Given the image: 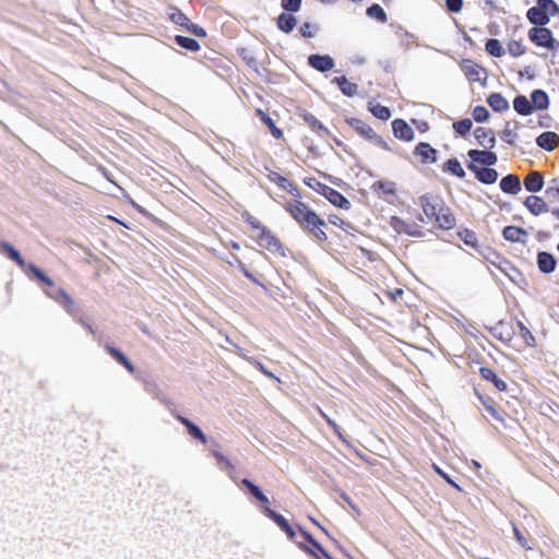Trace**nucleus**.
<instances>
[{
    "mask_svg": "<svg viewBox=\"0 0 559 559\" xmlns=\"http://www.w3.org/2000/svg\"><path fill=\"white\" fill-rule=\"evenodd\" d=\"M175 41L181 48H185L190 51H198L200 49V44L194 38H191V37L176 35Z\"/></svg>",
    "mask_w": 559,
    "mask_h": 559,
    "instance_id": "37998d69",
    "label": "nucleus"
},
{
    "mask_svg": "<svg viewBox=\"0 0 559 559\" xmlns=\"http://www.w3.org/2000/svg\"><path fill=\"white\" fill-rule=\"evenodd\" d=\"M516 326L519 328L520 336L524 341L526 346H534L535 337L532 332L524 325L523 322L518 321Z\"/></svg>",
    "mask_w": 559,
    "mask_h": 559,
    "instance_id": "09e8293b",
    "label": "nucleus"
},
{
    "mask_svg": "<svg viewBox=\"0 0 559 559\" xmlns=\"http://www.w3.org/2000/svg\"><path fill=\"white\" fill-rule=\"evenodd\" d=\"M474 136L477 141V143L480 146H484L485 148L491 150L496 144V138L492 132V130L484 128V127H477L474 130Z\"/></svg>",
    "mask_w": 559,
    "mask_h": 559,
    "instance_id": "aec40b11",
    "label": "nucleus"
},
{
    "mask_svg": "<svg viewBox=\"0 0 559 559\" xmlns=\"http://www.w3.org/2000/svg\"><path fill=\"white\" fill-rule=\"evenodd\" d=\"M308 63L316 70L320 72H326L334 68V60L325 55H311L308 58Z\"/></svg>",
    "mask_w": 559,
    "mask_h": 559,
    "instance_id": "4be33fe9",
    "label": "nucleus"
},
{
    "mask_svg": "<svg viewBox=\"0 0 559 559\" xmlns=\"http://www.w3.org/2000/svg\"><path fill=\"white\" fill-rule=\"evenodd\" d=\"M248 361L254 367L257 368L260 372H262L264 376H266L267 378L270 379H275V380H278L273 372H271L270 370H267L264 365L262 362H260L259 360L254 359V358H248Z\"/></svg>",
    "mask_w": 559,
    "mask_h": 559,
    "instance_id": "13d9d810",
    "label": "nucleus"
},
{
    "mask_svg": "<svg viewBox=\"0 0 559 559\" xmlns=\"http://www.w3.org/2000/svg\"><path fill=\"white\" fill-rule=\"evenodd\" d=\"M536 144L546 151H554L559 145V135L551 131H545L537 136Z\"/></svg>",
    "mask_w": 559,
    "mask_h": 559,
    "instance_id": "b1692460",
    "label": "nucleus"
},
{
    "mask_svg": "<svg viewBox=\"0 0 559 559\" xmlns=\"http://www.w3.org/2000/svg\"><path fill=\"white\" fill-rule=\"evenodd\" d=\"M444 173L452 174L456 176L457 178H464L465 177V170L463 169L461 163L457 158L453 157L448 159L442 167Z\"/></svg>",
    "mask_w": 559,
    "mask_h": 559,
    "instance_id": "4c0bfd02",
    "label": "nucleus"
},
{
    "mask_svg": "<svg viewBox=\"0 0 559 559\" xmlns=\"http://www.w3.org/2000/svg\"><path fill=\"white\" fill-rule=\"evenodd\" d=\"M487 103L496 112H503L509 109L508 100L500 93H492L487 97Z\"/></svg>",
    "mask_w": 559,
    "mask_h": 559,
    "instance_id": "7c9ffc66",
    "label": "nucleus"
},
{
    "mask_svg": "<svg viewBox=\"0 0 559 559\" xmlns=\"http://www.w3.org/2000/svg\"><path fill=\"white\" fill-rule=\"evenodd\" d=\"M266 177L271 182L275 183L280 189L292 194L294 197V199L301 197L299 188L293 181H290L288 178L282 176L281 174H278L274 170H269Z\"/></svg>",
    "mask_w": 559,
    "mask_h": 559,
    "instance_id": "f8f14e48",
    "label": "nucleus"
},
{
    "mask_svg": "<svg viewBox=\"0 0 559 559\" xmlns=\"http://www.w3.org/2000/svg\"><path fill=\"white\" fill-rule=\"evenodd\" d=\"M460 239L469 248L477 249L479 247L475 231L464 228L457 233Z\"/></svg>",
    "mask_w": 559,
    "mask_h": 559,
    "instance_id": "a19ab883",
    "label": "nucleus"
},
{
    "mask_svg": "<svg viewBox=\"0 0 559 559\" xmlns=\"http://www.w3.org/2000/svg\"><path fill=\"white\" fill-rule=\"evenodd\" d=\"M169 20L176 24L185 28L186 31L190 32L191 34L198 36V37H205L206 32L201 26L192 23L185 13H182L177 8H170L168 12Z\"/></svg>",
    "mask_w": 559,
    "mask_h": 559,
    "instance_id": "6e6552de",
    "label": "nucleus"
},
{
    "mask_svg": "<svg viewBox=\"0 0 559 559\" xmlns=\"http://www.w3.org/2000/svg\"><path fill=\"white\" fill-rule=\"evenodd\" d=\"M314 26L308 22L304 23L300 28H299V32L301 34L302 37L305 38H311L314 36Z\"/></svg>",
    "mask_w": 559,
    "mask_h": 559,
    "instance_id": "e2e57ef3",
    "label": "nucleus"
},
{
    "mask_svg": "<svg viewBox=\"0 0 559 559\" xmlns=\"http://www.w3.org/2000/svg\"><path fill=\"white\" fill-rule=\"evenodd\" d=\"M368 109L371 111V114L383 121H386L391 118V110L389 107L383 106L379 103H372L370 102L368 105Z\"/></svg>",
    "mask_w": 559,
    "mask_h": 559,
    "instance_id": "58836bf2",
    "label": "nucleus"
},
{
    "mask_svg": "<svg viewBox=\"0 0 559 559\" xmlns=\"http://www.w3.org/2000/svg\"><path fill=\"white\" fill-rule=\"evenodd\" d=\"M376 191H381L386 195L395 194V185L391 181H377L374 185Z\"/></svg>",
    "mask_w": 559,
    "mask_h": 559,
    "instance_id": "8fccbe9b",
    "label": "nucleus"
},
{
    "mask_svg": "<svg viewBox=\"0 0 559 559\" xmlns=\"http://www.w3.org/2000/svg\"><path fill=\"white\" fill-rule=\"evenodd\" d=\"M500 136L509 145H515L518 140L516 126L510 128V123L508 122L506 128L501 131Z\"/></svg>",
    "mask_w": 559,
    "mask_h": 559,
    "instance_id": "de8ad7c7",
    "label": "nucleus"
},
{
    "mask_svg": "<svg viewBox=\"0 0 559 559\" xmlns=\"http://www.w3.org/2000/svg\"><path fill=\"white\" fill-rule=\"evenodd\" d=\"M418 203L428 222L442 230H450L456 225V217L442 199L432 194L419 197Z\"/></svg>",
    "mask_w": 559,
    "mask_h": 559,
    "instance_id": "f03ea898",
    "label": "nucleus"
},
{
    "mask_svg": "<svg viewBox=\"0 0 559 559\" xmlns=\"http://www.w3.org/2000/svg\"><path fill=\"white\" fill-rule=\"evenodd\" d=\"M263 513L272 521H274L282 531H286L290 526L288 521L282 514L275 512L270 507H265L263 509Z\"/></svg>",
    "mask_w": 559,
    "mask_h": 559,
    "instance_id": "ea45409f",
    "label": "nucleus"
},
{
    "mask_svg": "<svg viewBox=\"0 0 559 559\" xmlns=\"http://www.w3.org/2000/svg\"><path fill=\"white\" fill-rule=\"evenodd\" d=\"M461 69L469 82L483 83L487 79L486 69L472 60H463Z\"/></svg>",
    "mask_w": 559,
    "mask_h": 559,
    "instance_id": "9b49d317",
    "label": "nucleus"
},
{
    "mask_svg": "<svg viewBox=\"0 0 559 559\" xmlns=\"http://www.w3.org/2000/svg\"><path fill=\"white\" fill-rule=\"evenodd\" d=\"M524 206L535 216L548 212V204L538 195L527 197L524 201Z\"/></svg>",
    "mask_w": 559,
    "mask_h": 559,
    "instance_id": "412c9836",
    "label": "nucleus"
},
{
    "mask_svg": "<svg viewBox=\"0 0 559 559\" xmlns=\"http://www.w3.org/2000/svg\"><path fill=\"white\" fill-rule=\"evenodd\" d=\"M390 226L397 234H405L411 237H423L425 235L423 227L415 222H406L399 216L390 218Z\"/></svg>",
    "mask_w": 559,
    "mask_h": 559,
    "instance_id": "1a4fd4ad",
    "label": "nucleus"
},
{
    "mask_svg": "<svg viewBox=\"0 0 559 559\" xmlns=\"http://www.w3.org/2000/svg\"><path fill=\"white\" fill-rule=\"evenodd\" d=\"M367 15L371 19H374V20L381 22V23H385L388 21L385 11L378 3H374L367 9Z\"/></svg>",
    "mask_w": 559,
    "mask_h": 559,
    "instance_id": "c03bdc74",
    "label": "nucleus"
},
{
    "mask_svg": "<svg viewBox=\"0 0 559 559\" xmlns=\"http://www.w3.org/2000/svg\"><path fill=\"white\" fill-rule=\"evenodd\" d=\"M537 265L542 273L549 274L555 271L557 262L551 253L542 251L537 254Z\"/></svg>",
    "mask_w": 559,
    "mask_h": 559,
    "instance_id": "393cba45",
    "label": "nucleus"
},
{
    "mask_svg": "<svg viewBox=\"0 0 559 559\" xmlns=\"http://www.w3.org/2000/svg\"><path fill=\"white\" fill-rule=\"evenodd\" d=\"M486 51L492 57H501L503 55V48L501 43L496 38H490L485 45Z\"/></svg>",
    "mask_w": 559,
    "mask_h": 559,
    "instance_id": "a18cd8bd",
    "label": "nucleus"
},
{
    "mask_svg": "<svg viewBox=\"0 0 559 559\" xmlns=\"http://www.w3.org/2000/svg\"><path fill=\"white\" fill-rule=\"evenodd\" d=\"M0 252L5 254L9 259L14 261L23 271L28 274H33L35 278L45 284L46 286L53 287V281L48 277L39 267L35 264H26L20 252L9 242H0Z\"/></svg>",
    "mask_w": 559,
    "mask_h": 559,
    "instance_id": "7ed1b4c3",
    "label": "nucleus"
},
{
    "mask_svg": "<svg viewBox=\"0 0 559 559\" xmlns=\"http://www.w3.org/2000/svg\"><path fill=\"white\" fill-rule=\"evenodd\" d=\"M346 123L362 139L366 141L372 142L377 146L385 150L391 151V147L389 144L374 132V130L364 120L359 118H347Z\"/></svg>",
    "mask_w": 559,
    "mask_h": 559,
    "instance_id": "39448f33",
    "label": "nucleus"
},
{
    "mask_svg": "<svg viewBox=\"0 0 559 559\" xmlns=\"http://www.w3.org/2000/svg\"><path fill=\"white\" fill-rule=\"evenodd\" d=\"M239 486H243L248 489L249 493L254 497L263 507V509L265 507H270V501L267 499V497L262 492V490L257 486L254 485L251 480H249L248 478H243L241 479V481L239 483Z\"/></svg>",
    "mask_w": 559,
    "mask_h": 559,
    "instance_id": "cd10ccee",
    "label": "nucleus"
},
{
    "mask_svg": "<svg viewBox=\"0 0 559 559\" xmlns=\"http://www.w3.org/2000/svg\"><path fill=\"white\" fill-rule=\"evenodd\" d=\"M480 403L485 411L497 421L503 423V412L498 407L497 403L489 396L478 394Z\"/></svg>",
    "mask_w": 559,
    "mask_h": 559,
    "instance_id": "5701e85b",
    "label": "nucleus"
},
{
    "mask_svg": "<svg viewBox=\"0 0 559 559\" xmlns=\"http://www.w3.org/2000/svg\"><path fill=\"white\" fill-rule=\"evenodd\" d=\"M467 168L475 174L478 181L485 185H492L498 179V173L496 169L488 167H478L473 163L467 164Z\"/></svg>",
    "mask_w": 559,
    "mask_h": 559,
    "instance_id": "2eb2a0df",
    "label": "nucleus"
},
{
    "mask_svg": "<svg viewBox=\"0 0 559 559\" xmlns=\"http://www.w3.org/2000/svg\"><path fill=\"white\" fill-rule=\"evenodd\" d=\"M533 109L545 110L549 106V97L543 90H535L531 94Z\"/></svg>",
    "mask_w": 559,
    "mask_h": 559,
    "instance_id": "473e14b6",
    "label": "nucleus"
},
{
    "mask_svg": "<svg viewBox=\"0 0 559 559\" xmlns=\"http://www.w3.org/2000/svg\"><path fill=\"white\" fill-rule=\"evenodd\" d=\"M319 414L326 421V424L333 429V431L337 436V438L341 439L342 441H344V437H343V433H342L338 425L333 419H331L321 408H319Z\"/></svg>",
    "mask_w": 559,
    "mask_h": 559,
    "instance_id": "864d4df0",
    "label": "nucleus"
},
{
    "mask_svg": "<svg viewBox=\"0 0 559 559\" xmlns=\"http://www.w3.org/2000/svg\"><path fill=\"white\" fill-rule=\"evenodd\" d=\"M334 81L344 95L352 97L357 94V91H358L357 84L348 81L346 76L343 75V76L335 78Z\"/></svg>",
    "mask_w": 559,
    "mask_h": 559,
    "instance_id": "c9c22d12",
    "label": "nucleus"
},
{
    "mask_svg": "<svg viewBox=\"0 0 559 559\" xmlns=\"http://www.w3.org/2000/svg\"><path fill=\"white\" fill-rule=\"evenodd\" d=\"M524 187L530 192H538L544 187V178L540 173L538 171H531L525 178H524Z\"/></svg>",
    "mask_w": 559,
    "mask_h": 559,
    "instance_id": "c85d7f7f",
    "label": "nucleus"
},
{
    "mask_svg": "<svg viewBox=\"0 0 559 559\" xmlns=\"http://www.w3.org/2000/svg\"><path fill=\"white\" fill-rule=\"evenodd\" d=\"M527 36L536 47H542L550 51H557L559 49V41L554 37L551 29L545 26L530 28Z\"/></svg>",
    "mask_w": 559,
    "mask_h": 559,
    "instance_id": "0eeeda50",
    "label": "nucleus"
},
{
    "mask_svg": "<svg viewBox=\"0 0 559 559\" xmlns=\"http://www.w3.org/2000/svg\"><path fill=\"white\" fill-rule=\"evenodd\" d=\"M527 236V231L519 226L510 225L502 229V237L510 242L525 243Z\"/></svg>",
    "mask_w": 559,
    "mask_h": 559,
    "instance_id": "a211bd4d",
    "label": "nucleus"
},
{
    "mask_svg": "<svg viewBox=\"0 0 559 559\" xmlns=\"http://www.w3.org/2000/svg\"><path fill=\"white\" fill-rule=\"evenodd\" d=\"M468 157L471 158V163L475 164H481L485 166H492L497 163L498 158L496 153L489 151L488 148L480 151V150H469L467 153Z\"/></svg>",
    "mask_w": 559,
    "mask_h": 559,
    "instance_id": "dca6fc26",
    "label": "nucleus"
},
{
    "mask_svg": "<svg viewBox=\"0 0 559 559\" xmlns=\"http://www.w3.org/2000/svg\"><path fill=\"white\" fill-rule=\"evenodd\" d=\"M305 120L309 123V126L313 130L322 131L323 133H328L326 128L311 114L305 116Z\"/></svg>",
    "mask_w": 559,
    "mask_h": 559,
    "instance_id": "bf43d9fd",
    "label": "nucleus"
},
{
    "mask_svg": "<svg viewBox=\"0 0 559 559\" xmlns=\"http://www.w3.org/2000/svg\"><path fill=\"white\" fill-rule=\"evenodd\" d=\"M299 532L301 536L306 539L307 544L298 543V547L305 552L309 554L316 559H321L319 554L323 557L330 559L329 554L322 548V546L302 527H299Z\"/></svg>",
    "mask_w": 559,
    "mask_h": 559,
    "instance_id": "9d476101",
    "label": "nucleus"
},
{
    "mask_svg": "<svg viewBox=\"0 0 559 559\" xmlns=\"http://www.w3.org/2000/svg\"><path fill=\"white\" fill-rule=\"evenodd\" d=\"M479 374L480 377L486 380V381H490V382H495L497 380V374L496 372L491 369V368H488V367H481L479 369Z\"/></svg>",
    "mask_w": 559,
    "mask_h": 559,
    "instance_id": "680f3d73",
    "label": "nucleus"
},
{
    "mask_svg": "<svg viewBox=\"0 0 559 559\" xmlns=\"http://www.w3.org/2000/svg\"><path fill=\"white\" fill-rule=\"evenodd\" d=\"M537 5L532 7L526 12V17L535 25L534 27L545 26L549 23L550 16L559 11L558 4L554 0H537Z\"/></svg>",
    "mask_w": 559,
    "mask_h": 559,
    "instance_id": "20e7f679",
    "label": "nucleus"
},
{
    "mask_svg": "<svg viewBox=\"0 0 559 559\" xmlns=\"http://www.w3.org/2000/svg\"><path fill=\"white\" fill-rule=\"evenodd\" d=\"M514 536L518 540V543L525 549H532V547L528 545L527 539L525 536L520 532V530L516 526H513Z\"/></svg>",
    "mask_w": 559,
    "mask_h": 559,
    "instance_id": "69168bd1",
    "label": "nucleus"
},
{
    "mask_svg": "<svg viewBox=\"0 0 559 559\" xmlns=\"http://www.w3.org/2000/svg\"><path fill=\"white\" fill-rule=\"evenodd\" d=\"M257 114L259 115V117L261 118L262 122L269 127L272 135L276 139H281L283 136V132L281 129H278L276 126H275V122L273 121V119L267 115L265 114L263 110L261 109H258L257 110Z\"/></svg>",
    "mask_w": 559,
    "mask_h": 559,
    "instance_id": "79ce46f5",
    "label": "nucleus"
},
{
    "mask_svg": "<svg viewBox=\"0 0 559 559\" xmlns=\"http://www.w3.org/2000/svg\"><path fill=\"white\" fill-rule=\"evenodd\" d=\"M328 222L336 227H340L345 231H347L352 227V224L349 222H346L337 214H329Z\"/></svg>",
    "mask_w": 559,
    "mask_h": 559,
    "instance_id": "3c124183",
    "label": "nucleus"
},
{
    "mask_svg": "<svg viewBox=\"0 0 559 559\" xmlns=\"http://www.w3.org/2000/svg\"><path fill=\"white\" fill-rule=\"evenodd\" d=\"M323 197L334 206L343 210H348L350 207V202L348 201V199H346L341 192H338L334 188L329 186L328 188L323 189Z\"/></svg>",
    "mask_w": 559,
    "mask_h": 559,
    "instance_id": "6ab92c4d",
    "label": "nucleus"
},
{
    "mask_svg": "<svg viewBox=\"0 0 559 559\" xmlns=\"http://www.w3.org/2000/svg\"><path fill=\"white\" fill-rule=\"evenodd\" d=\"M413 154L421 164H433L437 162L438 152L427 142H419L415 146Z\"/></svg>",
    "mask_w": 559,
    "mask_h": 559,
    "instance_id": "4468645a",
    "label": "nucleus"
},
{
    "mask_svg": "<svg viewBox=\"0 0 559 559\" xmlns=\"http://www.w3.org/2000/svg\"><path fill=\"white\" fill-rule=\"evenodd\" d=\"M241 218L249 226L251 236L263 234V231L267 230L269 228L258 217L253 216L248 211H243L241 213Z\"/></svg>",
    "mask_w": 559,
    "mask_h": 559,
    "instance_id": "bb28decb",
    "label": "nucleus"
},
{
    "mask_svg": "<svg viewBox=\"0 0 559 559\" xmlns=\"http://www.w3.org/2000/svg\"><path fill=\"white\" fill-rule=\"evenodd\" d=\"M472 128L471 119H462L453 123V129L461 135H466L469 133Z\"/></svg>",
    "mask_w": 559,
    "mask_h": 559,
    "instance_id": "603ef678",
    "label": "nucleus"
},
{
    "mask_svg": "<svg viewBox=\"0 0 559 559\" xmlns=\"http://www.w3.org/2000/svg\"><path fill=\"white\" fill-rule=\"evenodd\" d=\"M392 131L395 138L402 141L411 142L415 138L413 129L403 119H395L392 121Z\"/></svg>",
    "mask_w": 559,
    "mask_h": 559,
    "instance_id": "f3484780",
    "label": "nucleus"
},
{
    "mask_svg": "<svg viewBox=\"0 0 559 559\" xmlns=\"http://www.w3.org/2000/svg\"><path fill=\"white\" fill-rule=\"evenodd\" d=\"M499 329L501 330L499 332L498 338L502 342H510L512 340V332L511 331H504L506 326L503 324L499 325Z\"/></svg>",
    "mask_w": 559,
    "mask_h": 559,
    "instance_id": "774afa93",
    "label": "nucleus"
},
{
    "mask_svg": "<svg viewBox=\"0 0 559 559\" xmlns=\"http://www.w3.org/2000/svg\"><path fill=\"white\" fill-rule=\"evenodd\" d=\"M500 188L504 193L518 194L521 191V181L516 175H507L500 180Z\"/></svg>",
    "mask_w": 559,
    "mask_h": 559,
    "instance_id": "a878e982",
    "label": "nucleus"
},
{
    "mask_svg": "<svg viewBox=\"0 0 559 559\" xmlns=\"http://www.w3.org/2000/svg\"><path fill=\"white\" fill-rule=\"evenodd\" d=\"M236 261L238 263V267L239 270L242 272V274L248 278L250 280L251 282L253 283H258L257 278L248 271V269L246 267V265L242 263V261L236 257Z\"/></svg>",
    "mask_w": 559,
    "mask_h": 559,
    "instance_id": "338daca9",
    "label": "nucleus"
},
{
    "mask_svg": "<svg viewBox=\"0 0 559 559\" xmlns=\"http://www.w3.org/2000/svg\"><path fill=\"white\" fill-rule=\"evenodd\" d=\"M177 419L187 428L189 435L194 439L201 441L202 443H206L207 439L202 430L194 425L191 420L183 416H177Z\"/></svg>",
    "mask_w": 559,
    "mask_h": 559,
    "instance_id": "2f4dec72",
    "label": "nucleus"
},
{
    "mask_svg": "<svg viewBox=\"0 0 559 559\" xmlns=\"http://www.w3.org/2000/svg\"><path fill=\"white\" fill-rule=\"evenodd\" d=\"M304 182L308 187L313 189L316 192L320 193L321 195H323V193H324L323 189L329 187L328 185L320 182L316 178H306V179H304Z\"/></svg>",
    "mask_w": 559,
    "mask_h": 559,
    "instance_id": "6e6d98bb",
    "label": "nucleus"
},
{
    "mask_svg": "<svg viewBox=\"0 0 559 559\" xmlns=\"http://www.w3.org/2000/svg\"><path fill=\"white\" fill-rule=\"evenodd\" d=\"M211 454L215 457L219 468L227 472L229 477L234 479L233 474L235 473V465L230 462V460L216 450H212Z\"/></svg>",
    "mask_w": 559,
    "mask_h": 559,
    "instance_id": "e433bc0d",
    "label": "nucleus"
},
{
    "mask_svg": "<svg viewBox=\"0 0 559 559\" xmlns=\"http://www.w3.org/2000/svg\"><path fill=\"white\" fill-rule=\"evenodd\" d=\"M282 8L288 12H298L301 7V0H282Z\"/></svg>",
    "mask_w": 559,
    "mask_h": 559,
    "instance_id": "4d7b16f0",
    "label": "nucleus"
},
{
    "mask_svg": "<svg viewBox=\"0 0 559 559\" xmlns=\"http://www.w3.org/2000/svg\"><path fill=\"white\" fill-rule=\"evenodd\" d=\"M507 48H508V52L512 57H521L526 51V48L522 44V41L521 40H516V39L509 40V43L507 44Z\"/></svg>",
    "mask_w": 559,
    "mask_h": 559,
    "instance_id": "49530a36",
    "label": "nucleus"
},
{
    "mask_svg": "<svg viewBox=\"0 0 559 559\" xmlns=\"http://www.w3.org/2000/svg\"><path fill=\"white\" fill-rule=\"evenodd\" d=\"M45 289L46 295L58 302L67 312H72L74 308V301L71 296L63 288H56L47 286Z\"/></svg>",
    "mask_w": 559,
    "mask_h": 559,
    "instance_id": "ddd939ff",
    "label": "nucleus"
},
{
    "mask_svg": "<svg viewBox=\"0 0 559 559\" xmlns=\"http://www.w3.org/2000/svg\"><path fill=\"white\" fill-rule=\"evenodd\" d=\"M105 349L115 360L122 365L129 372H134L135 369L133 364L127 358V356L121 350L111 345H106Z\"/></svg>",
    "mask_w": 559,
    "mask_h": 559,
    "instance_id": "c756f323",
    "label": "nucleus"
},
{
    "mask_svg": "<svg viewBox=\"0 0 559 559\" xmlns=\"http://www.w3.org/2000/svg\"><path fill=\"white\" fill-rule=\"evenodd\" d=\"M513 107L522 116H528L533 112V106L524 95H519L514 98Z\"/></svg>",
    "mask_w": 559,
    "mask_h": 559,
    "instance_id": "f704fd0d",
    "label": "nucleus"
},
{
    "mask_svg": "<svg viewBox=\"0 0 559 559\" xmlns=\"http://www.w3.org/2000/svg\"><path fill=\"white\" fill-rule=\"evenodd\" d=\"M276 24L282 32L288 34L295 28L297 19L290 13H281L277 17Z\"/></svg>",
    "mask_w": 559,
    "mask_h": 559,
    "instance_id": "72a5a7b5",
    "label": "nucleus"
},
{
    "mask_svg": "<svg viewBox=\"0 0 559 559\" xmlns=\"http://www.w3.org/2000/svg\"><path fill=\"white\" fill-rule=\"evenodd\" d=\"M251 238L257 242V245L270 253L274 255L285 257L286 248L283 245L282 240L277 237V235L267 228L263 234L252 235Z\"/></svg>",
    "mask_w": 559,
    "mask_h": 559,
    "instance_id": "423d86ee",
    "label": "nucleus"
},
{
    "mask_svg": "<svg viewBox=\"0 0 559 559\" xmlns=\"http://www.w3.org/2000/svg\"><path fill=\"white\" fill-rule=\"evenodd\" d=\"M283 209L312 240L318 243L328 241V235L323 229L326 226L325 221L300 198L286 201Z\"/></svg>",
    "mask_w": 559,
    "mask_h": 559,
    "instance_id": "f257e3e1",
    "label": "nucleus"
},
{
    "mask_svg": "<svg viewBox=\"0 0 559 559\" xmlns=\"http://www.w3.org/2000/svg\"><path fill=\"white\" fill-rule=\"evenodd\" d=\"M447 10L451 13H459L463 9V0H445Z\"/></svg>",
    "mask_w": 559,
    "mask_h": 559,
    "instance_id": "052dcab7",
    "label": "nucleus"
},
{
    "mask_svg": "<svg viewBox=\"0 0 559 559\" xmlns=\"http://www.w3.org/2000/svg\"><path fill=\"white\" fill-rule=\"evenodd\" d=\"M433 468L438 475H440L449 485L456 488L457 490H461V487L447 474L444 473L439 466L433 465Z\"/></svg>",
    "mask_w": 559,
    "mask_h": 559,
    "instance_id": "0e129e2a",
    "label": "nucleus"
},
{
    "mask_svg": "<svg viewBox=\"0 0 559 559\" xmlns=\"http://www.w3.org/2000/svg\"><path fill=\"white\" fill-rule=\"evenodd\" d=\"M473 118L477 122H484L489 118V111L484 106H476L473 109Z\"/></svg>",
    "mask_w": 559,
    "mask_h": 559,
    "instance_id": "5fc2aeb1",
    "label": "nucleus"
}]
</instances>
